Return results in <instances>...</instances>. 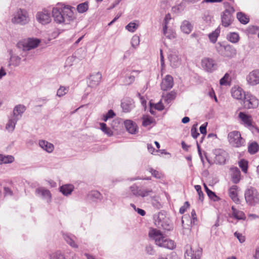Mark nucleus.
<instances>
[{
    "mask_svg": "<svg viewBox=\"0 0 259 259\" xmlns=\"http://www.w3.org/2000/svg\"><path fill=\"white\" fill-rule=\"evenodd\" d=\"M52 16L55 21L59 24L68 23L74 19L73 12L71 8L60 5L53 9Z\"/></svg>",
    "mask_w": 259,
    "mask_h": 259,
    "instance_id": "1",
    "label": "nucleus"
},
{
    "mask_svg": "<svg viewBox=\"0 0 259 259\" xmlns=\"http://www.w3.org/2000/svg\"><path fill=\"white\" fill-rule=\"evenodd\" d=\"M149 236L151 239L154 240L156 245L159 247L173 249L176 246L174 241L164 236L157 229H150L149 232Z\"/></svg>",
    "mask_w": 259,
    "mask_h": 259,
    "instance_id": "2",
    "label": "nucleus"
},
{
    "mask_svg": "<svg viewBox=\"0 0 259 259\" xmlns=\"http://www.w3.org/2000/svg\"><path fill=\"white\" fill-rule=\"evenodd\" d=\"M215 48L218 53L225 58L232 59L235 58L237 55L236 49L230 45H225L219 42L217 44Z\"/></svg>",
    "mask_w": 259,
    "mask_h": 259,
    "instance_id": "3",
    "label": "nucleus"
},
{
    "mask_svg": "<svg viewBox=\"0 0 259 259\" xmlns=\"http://www.w3.org/2000/svg\"><path fill=\"white\" fill-rule=\"evenodd\" d=\"M11 21L13 24L21 25L28 24L30 21L28 12L22 9L17 10L13 13Z\"/></svg>",
    "mask_w": 259,
    "mask_h": 259,
    "instance_id": "4",
    "label": "nucleus"
},
{
    "mask_svg": "<svg viewBox=\"0 0 259 259\" xmlns=\"http://www.w3.org/2000/svg\"><path fill=\"white\" fill-rule=\"evenodd\" d=\"M246 203L250 205L259 204V193L256 189L250 187L247 188L244 193Z\"/></svg>",
    "mask_w": 259,
    "mask_h": 259,
    "instance_id": "5",
    "label": "nucleus"
},
{
    "mask_svg": "<svg viewBox=\"0 0 259 259\" xmlns=\"http://www.w3.org/2000/svg\"><path fill=\"white\" fill-rule=\"evenodd\" d=\"M39 43V39L28 38L19 41L17 44V47L19 49L27 51L36 48Z\"/></svg>",
    "mask_w": 259,
    "mask_h": 259,
    "instance_id": "6",
    "label": "nucleus"
},
{
    "mask_svg": "<svg viewBox=\"0 0 259 259\" xmlns=\"http://www.w3.org/2000/svg\"><path fill=\"white\" fill-rule=\"evenodd\" d=\"M242 101L244 108L247 109L256 108L259 104V100L257 98L249 92L244 94Z\"/></svg>",
    "mask_w": 259,
    "mask_h": 259,
    "instance_id": "7",
    "label": "nucleus"
},
{
    "mask_svg": "<svg viewBox=\"0 0 259 259\" xmlns=\"http://www.w3.org/2000/svg\"><path fill=\"white\" fill-rule=\"evenodd\" d=\"M224 5L226 9L221 16L222 23L224 26L228 27L232 23V14L234 13L235 10L228 3H225Z\"/></svg>",
    "mask_w": 259,
    "mask_h": 259,
    "instance_id": "8",
    "label": "nucleus"
},
{
    "mask_svg": "<svg viewBox=\"0 0 259 259\" xmlns=\"http://www.w3.org/2000/svg\"><path fill=\"white\" fill-rule=\"evenodd\" d=\"M228 139L229 143L233 147H240L244 146L245 141L241 137L240 132L238 131H233L229 133Z\"/></svg>",
    "mask_w": 259,
    "mask_h": 259,
    "instance_id": "9",
    "label": "nucleus"
},
{
    "mask_svg": "<svg viewBox=\"0 0 259 259\" xmlns=\"http://www.w3.org/2000/svg\"><path fill=\"white\" fill-rule=\"evenodd\" d=\"M130 189L134 195L142 198L148 196L153 193L152 189L140 188L136 185L131 186Z\"/></svg>",
    "mask_w": 259,
    "mask_h": 259,
    "instance_id": "10",
    "label": "nucleus"
},
{
    "mask_svg": "<svg viewBox=\"0 0 259 259\" xmlns=\"http://www.w3.org/2000/svg\"><path fill=\"white\" fill-rule=\"evenodd\" d=\"M155 224L167 231H170L172 229V225L169 223L168 219L165 218V215L161 212L158 213L157 218L155 220Z\"/></svg>",
    "mask_w": 259,
    "mask_h": 259,
    "instance_id": "11",
    "label": "nucleus"
},
{
    "mask_svg": "<svg viewBox=\"0 0 259 259\" xmlns=\"http://www.w3.org/2000/svg\"><path fill=\"white\" fill-rule=\"evenodd\" d=\"M246 80L250 86L259 84V69H255L249 72L246 75Z\"/></svg>",
    "mask_w": 259,
    "mask_h": 259,
    "instance_id": "12",
    "label": "nucleus"
},
{
    "mask_svg": "<svg viewBox=\"0 0 259 259\" xmlns=\"http://www.w3.org/2000/svg\"><path fill=\"white\" fill-rule=\"evenodd\" d=\"M202 67L206 71L212 72L217 68V64L214 60L209 58H204L201 60Z\"/></svg>",
    "mask_w": 259,
    "mask_h": 259,
    "instance_id": "13",
    "label": "nucleus"
},
{
    "mask_svg": "<svg viewBox=\"0 0 259 259\" xmlns=\"http://www.w3.org/2000/svg\"><path fill=\"white\" fill-rule=\"evenodd\" d=\"M36 18L42 24H48L51 21L50 11L47 9H44L42 11L37 12Z\"/></svg>",
    "mask_w": 259,
    "mask_h": 259,
    "instance_id": "14",
    "label": "nucleus"
},
{
    "mask_svg": "<svg viewBox=\"0 0 259 259\" xmlns=\"http://www.w3.org/2000/svg\"><path fill=\"white\" fill-rule=\"evenodd\" d=\"M213 153L215 155L214 162L217 164H223L225 163L228 156L226 151L222 149H217L214 150Z\"/></svg>",
    "mask_w": 259,
    "mask_h": 259,
    "instance_id": "15",
    "label": "nucleus"
},
{
    "mask_svg": "<svg viewBox=\"0 0 259 259\" xmlns=\"http://www.w3.org/2000/svg\"><path fill=\"white\" fill-rule=\"evenodd\" d=\"M36 194L40 197L47 203H50L52 200V194L50 190L44 187H39L35 190Z\"/></svg>",
    "mask_w": 259,
    "mask_h": 259,
    "instance_id": "16",
    "label": "nucleus"
},
{
    "mask_svg": "<svg viewBox=\"0 0 259 259\" xmlns=\"http://www.w3.org/2000/svg\"><path fill=\"white\" fill-rule=\"evenodd\" d=\"M174 85L173 77L170 75H167L162 80L160 87L163 91H167L171 89Z\"/></svg>",
    "mask_w": 259,
    "mask_h": 259,
    "instance_id": "17",
    "label": "nucleus"
},
{
    "mask_svg": "<svg viewBox=\"0 0 259 259\" xmlns=\"http://www.w3.org/2000/svg\"><path fill=\"white\" fill-rule=\"evenodd\" d=\"M239 117L241 119L244 125L249 128V129H252L254 127L253 125V122L252 117L250 115L246 114L244 112H240L238 115Z\"/></svg>",
    "mask_w": 259,
    "mask_h": 259,
    "instance_id": "18",
    "label": "nucleus"
},
{
    "mask_svg": "<svg viewBox=\"0 0 259 259\" xmlns=\"http://www.w3.org/2000/svg\"><path fill=\"white\" fill-rule=\"evenodd\" d=\"M127 70L123 72L122 74V82L123 84L125 85H129L132 84L135 80V76L132 74L133 72H139L138 70H132L131 73H126Z\"/></svg>",
    "mask_w": 259,
    "mask_h": 259,
    "instance_id": "19",
    "label": "nucleus"
},
{
    "mask_svg": "<svg viewBox=\"0 0 259 259\" xmlns=\"http://www.w3.org/2000/svg\"><path fill=\"white\" fill-rule=\"evenodd\" d=\"M25 110L26 107L24 105L22 104L17 105L14 108L13 113L11 116L19 120Z\"/></svg>",
    "mask_w": 259,
    "mask_h": 259,
    "instance_id": "20",
    "label": "nucleus"
},
{
    "mask_svg": "<svg viewBox=\"0 0 259 259\" xmlns=\"http://www.w3.org/2000/svg\"><path fill=\"white\" fill-rule=\"evenodd\" d=\"M232 96L238 100H242L244 94L246 93L239 86H234L231 91Z\"/></svg>",
    "mask_w": 259,
    "mask_h": 259,
    "instance_id": "21",
    "label": "nucleus"
},
{
    "mask_svg": "<svg viewBox=\"0 0 259 259\" xmlns=\"http://www.w3.org/2000/svg\"><path fill=\"white\" fill-rule=\"evenodd\" d=\"M101 78L102 75L99 72L92 74L89 78V86L92 88L96 87L100 83Z\"/></svg>",
    "mask_w": 259,
    "mask_h": 259,
    "instance_id": "22",
    "label": "nucleus"
},
{
    "mask_svg": "<svg viewBox=\"0 0 259 259\" xmlns=\"http://www.w3.org/2000/svg\"><path fill=\"white\" fill-rule=\"evenodd\" d=\"M10 60L9 62V66H12L13 67L19 66L21 63V58L16 54H14L12 51L10 52Z\"/></svg>",
    "mask_w": 259,
    "mask_h": 259,
    "instance_id": "23",
    "label": "nucleus"
},
{
    "mask_svg": "<svg viewBox=\"0 0 259 259\" xmlns=\"http://www.w3.org/2000/svg\"><path fill=\"white\" fill-rule=\"evenodd\" d=\"M162 33L166 38L169 39H172L176 37V32L169 26H163Z\"/></svg>",
    "mask_w": 259,
    "mask_h": 259,
    "instance_id": "24",
    "label": "nucleus"
},
{
    "mask_svg": "<svg viewBox=\"0 0 259 259\" xmlns=\"http://www.w3.org/2000/svg\"><path fill=\"white\" fill-rule=\"evenodd\" d=\"M124 125L126 130L132 134H135L138 131L137 124L131 120H126L124 121Z\"/></svg>",
    "mask_w": 259,
    "mask_h": 259,
    "instance_id": "25",
    "label": "nucleus"
},
{
    "mask_svg": "<svg viewBox=\"0 0 259 259\" xmlns=\"http://www.w3.org/2000/svg\"><path fill=\"white\" fill-rule=\"evenodd\" d=\"M38 144L39 146L48 153H52L54 149L53 144L47 141L43 140H40Z\"/></svg>",
    "mask_w": 259,
    "mask_h": 259,
    "instance_id": "26",
    "label": "nucleus"
},
{
    "mask_svg": "<svg viewBox=\"0 0 259 259\" xmlns=\"http://www.w3.org/2000/svg\"><path fill=\"white\" fill-rule=\"evenodd\" d=\"M180 29L183 33L188 34L192 31L193 25L189 21L185 20L182 22Z\"/></svg>",
    "mask_w": 259,
    "mask_h": 259,
    "instance_id": "27",
    "label": "nucleus"
},
{
    "mask_svg": "<svg viewBox=\"0 0 259 259\" xmlns=\"http://www.w3.org/2000/svg\"><path fill=\"white\" fill-rule=\"evenodd\" d=\"M237 189L238 187L236 185H233L229 190V196L232 200L236 203H238L239 202V199L237 195Z\"/></svg>",
    "mask_w": 259,
    "mask_h": 259,
    "instance_id": "28",
    "label": "nucleus"
},
{
    "mask_svg": "<svg viewBox=\"0 0 259 259\" xmlns=\"http://www.w3.org/2000/svg\"><path fill=\"white\" fill-rule=\"evenodd\" d=\"M170 65L173 68H177L181 65V60L176 54H171L169 56Z\"/></svg>",
    "mask_w": 259,
    "mask_h": 259,
    "instance_id": "29",
    "label": "nucleus"
},
{
    "mask_svg": "<svg viewBox=\"0 0 259 259\" xmlns=\"http://www.w3.org/2000/svg\"><path fill=\"white\" fill-rule=\"evenodd\" d=\"M232 181L234 183H238L240 180V171L238 168L233 167L231 169Z\"/></svg>",
    "mask_w": 259,
    "mask_h": 259,
    "instance_id": "30",
    "label": "nucleus"
},
{
    "mask_svg": "<svg viewBox=\"0 0 259 259\" xmlns=\"http://www.w3.org/2000/svg\"><path fill=\"white\" fill-rule=\"evenodd\" d=\"M74 237V236H72L68 234H63V238L67 243H68L72 248H78V245L75 243L73 239Z\"/></svg>",
    "mask_w": 259,
    "mask_h": 259,
    "instance_id": "31",
    "label": "nucleus"
},
{
    "mask_svg": "<svg viewBox=\"0 0 259 259\" xmlns=\"http://www.w3.org/2000/svg\"><path fill=\"white\" fill-rule=\"evenodd\" d=\"M88 198L93 201H97L98 200H101L102 199L101 194L98 191L94 190L90 192L88 194Z\"/></svg>",
    "mask_w": 259,
    "mask_h": 259,
    "instance_id": "32",
    "label": "nucleus"
},
{
    "mask_svg": "<svg viewBox=\"0 0 259 259\" xmlns=\"http://www.w3.org/2000/svg\"><path fill=\"white\" fill-rule=\"evenodd\" d=\"M18 121L17 119L10 116L9 118V121L6 126V128L9 132H13L15 127V125Z\"/></svg>",
    "mask_w": 259,
    "mask_h": 259,
    "instance_id": "33",
    "label": "nucleus"
},
{
    "mask_svg": "<svg viewBox=\"0 0 259 259\" xmlns=\"http://www.w3.org/2000/svg\"><path fill=\"white\" fill-rule=\"evenodd\" d=\"M232 215L237 220H244L246 219L244 213L240 210H237L233 206H232Z\"/></svg>",
    "mask_w": 259,
    "mask_h": 259,
    "instance_id": "34",
    "label": "nucleus"
},
{
    "mask_svg": "<svg viewBox=\"0 0 259 259\" xmlns=\"http://www.w3.org/2000/svg\"><path fill=\"white\" fill-rule=\"evenodd\" d=\"M12 155H5L0 154V164L11 163L14 161Z\"/></svg>",
    "mask_w": 259,
    "mask_h": 259,
    "instance_id": "35",
    "label": "nucleus"
},
{
    "mask_svg": "<svg viewBox=\"0 0 259 259\" xmlns=\"http://www.w3.org/2000/svg\"><path fill=\"white\" fill-rule=\"evenodd\" d=\"M121 106L124 112H128L133 108L134 105L132 101L124 100L122 102Z\"/></svg>",
    "mask_w": 259,
    "mask_h": 259,
    "instance_id": "36",
    "label": "nucleus"
},
{
    "mask_svg": "<svg viewBox=\"0 0 259 259\" xmlns=\"http://www.w3.org/2000/svg\"><path fill=\"white\" fill-rule=\"evenodd\" d=\"M74 187L72 185H64L60 187V190L63 195L67 196L71 193Z\"/></svg>",
    "mask_w": 259,
    "mask_h": 259,
    "instance_id": "37",
    "label": "nucleus"
},
{
    "mask_svg": "<svg viewBox=\"0 0 259 259\" xmlns=\"http://www.w3.org/2000/svg\"><path fill=\"white\" fill-rule=\"evenodd\" d=\"M220 33V29L218 28L214 31L208 34V37L211 42L214 44L218 39Z\"/></svg>",
    "mask_w": 259,
    "mask_h": 259,
    "instance_id": "38",
    "label": "nucleus"
},
{
    "mask_svg": "<svg viewBox=\"0 0 259 259\" xmlns=\"http://www.w3.org/2000/svg\"><path fill=\"white\" fill-rule=\"evenodd\" d=\"M176 97V93L174 91H171L167 93L165 96H163L165 103L169 104L172 101H173Z\"/></svg>",
    "mask_w": 259,
    "mask_h": 259,
    "instance_id": "39",
    "label": "nucleus"
},
{
    "mask_svg": "<svg viewBox=\"0 0 259 259\" xmlns=\"http://www.w3.org/2000/svg\"><path fill=\"white\" fill-rule=\"evenodd\" d=\"M186 7V2L183 1L180 4L172 8V11L174 13H180L184 10Z\"/></svg>",
    "mask_w": 259,
    "mask_h": 259,
    "instance_id": "40",
    "label": "nucleus"
},
{
    "mask_svg": "<svg viewBox=\"0 0 259 259\" xmlns=\"http://www.w3.org/2000/svg\"><path fill=\"white\" fill-rule=\"evenodd\" d=\"M50 259H66L63 253L60 251H57L49 254Z\"/></svg>",
    "mask_w": 259,
    "mask_h": 259,
    "instance_id": "41",
    "label": "nucleus"
},
{
    "mask_svg": "<svg viewBox=\"0 0 259 259\" xmlns=\"http://www.w3.org/2000/svg\"><path fill=\"white\" fill-rule=\"evenodd\" d=\"M185 259H198L196 256H194L193 251L190 246L187 245L185 253Z\"/></svg>",
    "mask_w": 259,
    "mask_h": 259,
    "instance_id": "42",
    "label": "nucleus"
},
{
    "mask_svg": "<svg viewBox=\"0 0 259 259\" xmlns=\"http://www.w3.org/2000/svg\"><path fill=\"white\" fill-rule=\"evenodd\" d=\"M237 18L240 23L243 24L248 23L249 20V18L242 12H239L237 14Z\"/></svg>",
    "mask_w": 259,
    "mask_h": 259,
    "instance_id": "43",
    "label": "nucleus"
},
{
    "mask_svg": "<svg viewBox=\"0 0 259 259\" xmlns=\"http://www.w3.org/2000/svg\"><path fill=\"white\" fill-rule=\"evenodd\" d=\"M227 39L232 43H237L239 40V36L238 33L235 32L230 33L227 36Z\"/></svg>",
    "mask_w": 259,
    "mask_h": 259,
    "instance_id": "44",
    "label": "nucleus"
},
{
    "mask_svg": "<svg viewBox=\"0 0 259 259\" xmlns=\"http://www.w3.org/2000/svg\"><path fill=\"white\" fill-rule=\"evenodd\" d=\"M100 129L104 134L108 136H111L113 135L112 130L108 127L105 123H100Z\"/></svg>",
    "mask_w": 259,
    "mask_h": 259,
    "instance_id": "45",
    "label": "nucleus"
},
{
    "mask_svg": "<svg viewBox=\"0 0 259 259\" xmlns=\"http://www.w3.org/2000/svg\"><path fill=\"white\" fill-rule=\"evenodd\" d=\"M258 145L256 142L251 143L249 145L248 151L250 154H254L258 150Z\"/></svg>",
    "mask_w": 259,
    "mask_h": 259,
    "instance_id": "46",
    "label": "nucleus"
},
{
    "mask_svg": "<svg viewBox=\"0 0 259 259\" xmlns=\"http://www.w3.org/2000/svg\"><path fill=\"white\" fill-rule=\"evenodd\" d=\"M138 27L139 24L131 22L125 26V29L131 32H134L137 29Z\"/></svg>",
    "mask_w": 259,
    "mask_h": 259,
    "instance_id": "47",
    "label": "nucleus"
},
{
    "mask_svg": "<svg viewBox=\"0 0 259 259\" xmlns=\"http://www.w3.org/2000/svg\"><path fill=\"white\" fill-rule=\"evenodd\" d=\"M89 8V4L87 2L79 4L77 7V10L80 13L86 12Z\"/></svg>",
    "mask_w": 259,
    "mask_h": 259,
    "instance_id": "48",
    "label": "nucleus"
},
{
    "mask_svg": "<svg viewBox=\"0 0 259 259\" xmlns=\"http://www.w3.org/2000/svg\"><path fill=\"white\" fill-rule=\"evenodd\" d=\"M68 87L60 86L59 89L57 90V96L59 97H63L68 93Z\"/></svg>",
    "mask_w": 259,
    "mask_h": 259,
    "instance_id": "49",
    "label": "nucleus"
},
{
    "mask_svg": "<svg viewBox=\"0 0 259 259\" xmlns=\"http://www.w3.org/2000/svg\"><path fill=\"white\" fill-rule=\"evenodd\" d=\"M148 170L151 175L156 179H160L163 178L162 174L159 171L154 169L152 168H149Z\"/></svg>",
    "mask_w": 259,
    "mask_h": 259,
    "instance_id": "50",
    "label": "nucleus"
},
{
    "mask_svg": "<svg viewBox=\"0 0 259 259\" xmlns=\"http://www.w3.org/2000/svg\"><path fill=\"white\" fill-rule=\"evenodd\" d=\"M239 165L244 173L247 172L248 168V162L246 160L244 159L241 160L239 162Z\"/></svg>",
    "mask_w": 259,
    "mask_h": 259,
    "instance_id": "51",
    "label": "nucleus"
},
{
    "mask_svg": "<svg viewBox=\"0 0 259 259\" xmlns=\"http://www.w3.org/2000/svg\"><path fill=\"white\" fill-rule=\"evenodd\" d=\"M140 44V37L137 35H134L131 39V45L132 46L136 48H137Z\"/></svg>",
    "mask_w": 259,
    "mask_h": 259,
    "instance_id": "52",
    "label": "nucleus"
},
{
    "mask_svg": "<svg viewBox=\"0 0 259 259\" xmlns=\"http://www.w3.org/2000/svg\"><path fill=\"white\" fill-rule=\"evenodd\" d=\"M197 123H196L193 125L191 130V136L194 139H196L199 135V133L197 131Z\"/></svg>",
    "mask_w": 259,
    "mask_h": 259,
    "instance_id": "53",
    "label": "nucleus"
},
{
    "mask_svg": "<svg viewBox=\"0 0 259 259\" xmlns=\"http://www.w3.org/2000/svg\"><path fill=\"white\" fill-rule=\"evenodd\" d=\"M145 252L149 255H154L155 253L153 246L151 245H148L145 247Z\"/></svg>",
    "mask_w": 259,
    "mask_h": 259,
    "instance_id": "54",
    "label": "nucleus"
},
{
    "mask_svg": "<svg viewBox=\"0 0 259 259\" xmlns=\"http://www.w3.org/2000/svg\"><path fill=\"white\" fill-rule=\"evenodd\" d=\"M229 74L226 73L224 77L222 78L220 80V83L222 85H227L228 84V79Z\"/></svg>",
    "mask_w": 259,
    "mask_h": 259,
    "instance_id": "55",
    "label": "nucleus"
},
{
    "mask_svg": "<svg viewBox=\"0 0 259 259\" xmlns=\"http://www.w3.org/2000/svg\"><path fill=\"white\" fill-rule=\"evenodd\" d=\"M194 187L197 192L198 195L199 196V199L202 201L203 199V193L201 190V186L200 185H195Z\"/></svg>",
    "mask_w": 259,
    "mask_h": 259,
    "instance_id": "56",
    "label": "nucleus"
},
{
    "mask_svg": "<svg viewBox=\"0 0 259 259\" xmlns=\"http://www.w3.org/2000/svg\"><path fill=\"white\" fill-rule=\"evenodd\" d=\"M153 119L149 117H144L143 118L142 124L144 126H147L153 122Z\"/></svg>",
    "mask_w": 259,
    "mask_h": 259,
    "instance_id": "57",
    "label": "nucleus"
},
{
    "mask_svg": "<svg viewBox=\"0 0 259 259\" xmlns=\"http://www.w3.org/2000/svg\"><path fill=\"white\" fill-rule=\"evenodd\" d=\"M209 193L207 194L208 196L214 201H217L220 200V198L217 196L212 191H209Z\"/></svg>",
    "mask_w": 259,
    "mask_h": 259,
    "instance_id": "58",
    "label": "nucleus"
},
{
    "mask_svg": "<svg viewBox=\"0 0 259 259\" xmlns=\"http://www.w3.org/2000/svg\"><path fill=\"white\" fill-rule=\"evenodd\" d=\"M152 105L155 110L161 111L164 109V106L161 103V101H159L156 104H152Z\"/></svg>",
    "mask_w": 259,
    "mask_h": 259,
    "instance_id": "59",
    "label": "nucleus"
},
{
    "mask_svg": "<svg viewBox=\"0 0 259 259\" xmlns=\"http://www.w3.org/2000/svg\"><path fill=\"white\" fill-rule=\"evenodd\" d=\"M234 236L238 239L240 243H243L245 240V237L239 233L237 232H235Z\"/></svg>",
    "mask_w": 259,
    "mask_h": 259,
    "instance_id": "60",
    "label": "nucleus"
},
{
    "mask_svg": "<svg viewBox=\"0 0 259 259\" xmlns=\"http://www.w3.org/2000/svg\"><path fill=\"white\" fill-rule=\"evenodd\" d=\"M171 20V17L169 14H167L165 15L163 23V26H168V23L169 21Z\"/></svg>",
    "mask_w": 259,
    "mask_h": 259,
    "instance_id": "61",
    "label": "nucleus"
},
{
    "mask_svg": "<svg viewBox=\"0 0 259 259\" xmlns=\"http://www.w3.org/2000/svg\"><path fill=\"white\" fill-rule=\"evenodd\" d=\"M207 125V122H205L200 126V127L199 128V130H200V133L202 135H205L206 134Z\"/></svg>",
    "mask_w": 259,
    "mask_h": 259,
    "instance_id": "62",
    "label": "nucleus"
},
{
    "mask_svg": "<svg viewBox=\"0 0 259 259\" xmlns=\"http://www.w3.org/2000/svg\"><path fill=\"white\" fill-rule=\"evenodd\" d=\"M106 115L110 119L113 118L115 116V114L112 110H110L106 114Z\"/></svg>",
    "mask_w": 259,
    "mask_h": 259,
    "instance_id": "63",
    "label": "nucleus"
},
{
    "mask_svg": "<svg viewBox=\"0 0 259 259\" xmlns=\"http://www.w3.org/2000/svg\"><path fill=\"white\" fill-rule=\"evenodd\" d=\"M254 259H259V246L255 249V253L253 255Z\"/></svg>",
    "mask_w": 259,
    "mask_h": 259,
    "instance_id": "64",
    "label": "nucleus"
}]
</instances>
